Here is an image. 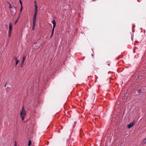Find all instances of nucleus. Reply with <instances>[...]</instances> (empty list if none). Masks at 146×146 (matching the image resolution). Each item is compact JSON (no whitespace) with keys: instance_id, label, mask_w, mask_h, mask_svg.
Masks as SVG:
<instances>
[{"instance_id":"nucleus-1","label":"nucleus","mask_w":146,"mask_h":146,"mask_svg":"<svg viewBox=\"0 0 146 146\" xmlns=\"http://www.w3.org/2000/svg\"><path fill=\"white\" fill-rule=\"evenodd\" d=\"M20 114L21 118L22 120L23 121L26 115V111L25 110L24 106H23L22 108V110Z\"/></svg>"},{"instance_id":"nucleus-19","label":"nucleus","mask_w":146,"mask_h":146,"mask_svg":"<svg viewBox=\"0 0 146 146\" xmlns=\"http://www.w3.org/2000/svg\"><path fill=\"white\" fill-rule=\"evenodd\" d=\"M19 18H18V19H17V20L16 21H15V23H14V24H16V23H17V21H18V20Z\"/></svg>"},{"instance_id":"nucleus-5","label":"nucleus","mask_w":146,"mask_h":146,"mask_svg":"<svg viewBox=\"0 0 146 146\" xmlns=\"http://www.w3.org/2000/svg\"><path fill=\"white\" fill-rule=\"evenodd\" d=\"M135 124V123L133 121L131 123H130L128 125L127 127L129 128H131Z\"/></svg>"},{"instance_id":"nucleus-14","label":"nucleus","mask_w":146,"mask_h":146,"mask_svg":"<svg viewBox=\"0 0 146 146\" xmlns=\"http://www.w3.org/2000/svg\"><path fill=\"white\" fill-rule=\"evenodd\" d=\"M143 144H145L146 143V138L144 139L143 140Z\"/></svg>"},{"instance_id":"nucleus-2","label":"nucleus","mask_w":146,"mask_h":146,"mask_svg":"<svg viewBox=\"0 0 146 146\" xmlns=\"http://www.w3.org/2000/svg\"><path fill=\"white\" fill-rule=\"evenodd\" d=\"M8 3L9 4V9H11V8H14V11H12V10H11V11L10 12H11V14L12 15H15V14L17 12V11H16L17 8H16V7L12 5L9 2H8Z\"/></svg>"},{"instance_id":"nucleus-10","label":"nucleus","mask_w":146,"mask_h":146,"mask_svg":"<svg viewBox=\"0 0 146 146\" xmlns=\"http://www.w3.org/2000/svg\"><path fill=\"white\" fill-rule=\"evenodd\" d=\"M34 4H35V7H38V6L37 5L36 2V1L34 2Z\"/></svg>"},{"instance_id":"nucleus-18","label":"nucleus","mask_w":146,"mask_h":146,"mask_svg":"<svg viewBox=\"0 0 146 146\" xmlns=\"http://www.w3.org/2000/svg\"><path fill=\"white\" fill-rule=\"evenodd\" d=\"M14 59L16 61L17 60L16 56H14Z\"/></svg>"},{"instance_id":"nucleus-21","label":"nucleus","mask_w":146,"mask_h":146,"mask_svg":"<svg viewBox=\"0 0 146 146\" xmlns=\"http://www.w3.org/2000/svg\"><path fill=\"white\" fill-rule=\"evenodd\" d=\"M15 146H17V145H16V144H15Z\"/></svg>"},{"instance_id":"nucleus-17","label":"nucleus","mask_w":146,"mask_h":146,"mask_svg":"<svg viewBox=\"0 0 146 146\" xmlns=\"http://www.w3.org/2000/svg\"><path fill=\"white\" fill-rule=\"evenodd\" d=\"M19 3H20V4L21 5V6L22 5V2L21 1V0H19Z\"/></svg>"},{"instance_id":"nucleus-9","label":"nucleus","mask_w":146,"mask_h":146,"mask_svg":"<svg viewBox=\"0 0 146 146\" xmlns=\"http://www.w3.org/2000/svg\"><path fill=\"white\" fill-rule=\"evenodd\" d=\"M31 143H32L31 141L29 140V143H28V146H30V145H31Z\"/></svg>"},{"instance_id":"nucleus-12","label":"nucleus","mask_w":146,"mask_h":146,"mask_svg":"<svg viewBox=\"0 0 146 146\" xmlns=\"http://www.w3.org/2000/svg\"><path fill=\"white\" fill-rule=\"evenodd\" d=\"M15 61H16V62L15 66H16V65H17V64L19 63V60H16Z\"/></svg>"},{"instance_id":"nucleus-13","label":"nucleus","mask_w":146,"mask_h":146,"mask_svg":"<svg viewBox=\"0 0 146 146\" xmlns=\"http://www.w3.org/2000/svg\"><path fill=\"white\" fill-rule=\"evenodd\" d=\"M24 62H21V64L20 65V67H23V66L24 64Z\"/></svg>"},{"instance_id":"nucleus-8","label":"nucleus","mask_w":146,"mask_h":146,"mask_svg":"<svg viewBox=\"0 0 146 146\" xmlns=\"http://www.w3.org/2000/svg\"><path fill=\"white\" fill-rule=\"evenodd\" d=\"M26 58V56H24L23 57V59H22V61L21 62H25V59Z\"/></svg>"},{"instance_id":"nucleus-20","label":"nucleus","mask_w":146,"mask_h":146,"mask_svg":"<svg viewBox=\"0 0 146 146\" xmlns=\"http://www.w3.org/2000/svg\"><path fill=\"white\" fill-rule=\"evenodd\" d=\"M35 24H36V23H35V24L34 25V24L33 23V29H32L33 30H34V28L35 26Z\"/></svg>"},{"instance_id":"nucleus-15","label":"nucleus","mask_w":146,"mask_h":146,"mask_svg":"<svg viewBox=\"0 0 146 146\" xmlns=\"http://www.w3.org/2000/svg\"><path fill=\"white\" fill-rule=\"evenodd\" d=\"M11 31H9L8 34L9 36V37L11 36Z\"/></svg>"},{"instance_id":"nucleus-11","label":"nucleus","mask_w":146,"mask_h":146,"mask_svg":"<svg viewBox=\"0 0 146 146\" xmlns=\"http://www.w3.org/2000/svg\"><path fill=\"white\" fill-rule=\"evenodd\" d=\"M23 5H22L21 6V7L20 8V13H21V12L22 10H23Z\"/></svg>"},{"instance_id":"nucleus-7","label":"nucleus","mask_w":146,"mask_h":146,"mask_svg":"<svg viewBox=\"0 0 146 146\" xmlns=\"http://www.w3.org/2000/svg\"><path fill=\"white\" fill-rule=\"evenodd\" d=\"M37 11H38V7H35L34 14H37Z\"/></svg>"},{"instance_id":"nucleus-4","label":"nucleus","mask_w":146,"mask_h":146,"mask_svg":"<svg viewBox=\"0 0 146 146\" xmlns=\"http://www.w3.org/2000/svg\"><path fill=\"white\" fill-rule=\"evenodd\" d=\"M37 14H34L33 17V23L34 25L36 23Z\"/></svg>"},{"instance_id":"nucleus-3","label":"nucleus","mask_w":146,"mask_h":146,"mask_svg":"<svg viewBox=\"0 0 146 146\" xmlns=\"http://www.w3.org/2000/svg\"><path fill=\"white\" fill-rule=\"evenodd\" d=\"M52 23L53 24V28L52 30V35L50 38H51L53 35L54 33V29L56 26V22L54 19L52 21Z\"/></svg>"},{"instance_id":"nucleus-6","label":"nucleus","mask_w":146,"mask_h":146,"mask_svg":"<svg viewBox=\"0 0 146 146\" xmlns=\"http://www.w3.org/2000/svg\"><path fill=\"white\" fill-rule=\"evenodd\" d=\"M12 24L11 23H10L9 25V31H11L12 29Z\"/></svg>"},{"instance_id":"nucleus-16","label":"nucleus","mask_w":146,"mask_h":146,"mask_svg":"<svg viewBox=\"0 0 146 146\" xmlns=\"http://www.w3.org/2000/svg\"><path fill=\"white\" fill-rule=\"evenodd\" d=\"M138 92L139 93H140L141 92V90H138Z\"/></svg>"}]
</instances>
